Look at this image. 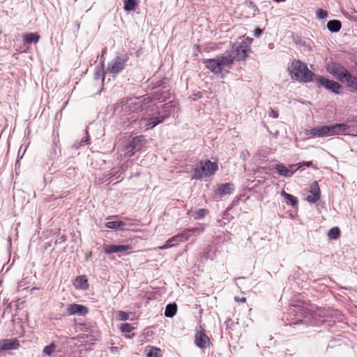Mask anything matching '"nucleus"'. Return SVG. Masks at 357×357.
<instances>
[{
    "label": "nucleus",
    "instance_id": "obj_1",
    "mask_svg": "<svg viewBox=\"0 0 357 357\" xmlns=\"http://www.w3.org/2000/svg\"><path fill=\"white\" fill-rule=\"evenodd\" d=\"M176 106V102L174 101L165 104L162 107L163 110L158 111L156 116L142 117L139 121L140 127L146 130L153 128L168 119L175 112Z\"/></svg>",
    "mask_w": 357,
    "mask_h": 357
},
{
    "label": "nucleus",
    "instance_id": "obj_2",
    "mask_svg": "<svg viewBox=\"0 0 357 357\" xmlns=\"http://www.w3.org/2000/svg\"><path fill=\"white\" fill-rule=\"evenodd\" d=\"M292 79L300 82H310L312 80L313 73L310 70L306 64L299 60H294L288 67Z\"/></svg>",
    "mask_w": 357,
    "mask_h": 357
},
{
    "label": "nucleus",
    "instance_id": "obj_3",
    "mask_svg": "<svg viewBox=\"0 0 357 357\" xmlns=\"http://www.w3.org/2000/svg\"><path fill=\"white\" fill-rule=\"evenodd\" d=\"M218 169V163L209 160L199 162V167L194 169L192 178L201 180L203 178L213 175Z\"/></svg>",
    "mask_w": 357,
    "mask_h": 357
},
{
    "label": "nucleus",
    "instance_id": "obj_4",
    "mask_svg": "<svg viewBox=\"0 0 357 357\" xmlns=\"http://www.w3.org/2000/svg\"><path fill=\"white\" fill-rule=\"evenodd\" d=\"M128 56L126 54L117 55L107 66V72L114 75L120 73L126 66L128 61Z\"/></svg>",
    "mask_w": 357,
    "mask_h": 357
},
{
    "label": "nucleus",
    "instance_id": "obj_5",
    "mask_svg": "<svg viewBox=\"0 0 357 357\" xmlns=\"http://www.w3.org/2000/svg\"><path fill=\"white\" fill-rule=\"evenodd\" d=\"M228 54L234 61H243L248 56V47L246 45L241 43H234L229 50H227Z\"/></svg>",
    "mask_w": 357,
    "mask_h": 357
},
{
    "label": "nucleus",
    "instance_id": "obj_6",
    "mask_svg": "<svg viewBox=\"0 0 357 357\" xmlns=\"http://www.w3.org/2000/svg\"><path fill=\"white\" fill-rule=\"evenodd\" d=\"M327 70L341 82L344 83L350 73L342 65L337 63H332L328 65Z\"/></svg>",
    "mask_w": 357,
    "mask_h": 357
},
{
    "label": "nucleus",
    "instance_id": "obj_7",
    "mask_svg": "<svg viewBox=\"0 0 357 357\" xmlns=\"http://www.w3.org/2000/svg\"><path fill=\"white\" fill-rule=\"evenodd\" d=\"M315 82L319 86H322L332 92L338 94L340 85L337 82L327 79L322 76H316Z\"/></svg>",
    "mask_w": 357,
    "mask_h": 357
},
{
    "label": "nucleus",
    "instance_id": "obj_8",
    "mask_svg": "<svg viewBox=\"0 0 357 357\" xmlns=\"http://www.w3.org/2000/svg\"><path fill=\"white\" fill-rule=\"evenodd\" d=\"M89 310L88 308L80 304H68L66 306V314L68 316L70 315H79V316H84L88 314Z\"/></svg>",
    "mask_w": 357,
    "mask_h": 357
},
{
    "label": "nucleus",
    "instance_id": "obj_9",
    "mask_svg": "<svg viewBox=\"0 0 357 357\" xmlns=\"http://www.w3.org/2000/svg\"><path fill=\"white\" fill-rule=\"evenodd\" d=\"M349 126L345 123L328 125V137L345 134Z\"/></svg>",
    "mask_w": 357,
    "mask_h": 357
},
{
    "label": "nucleus",
    "instance_id": "obj_10",
    "mask_svg": "<svg viewBox=\"0 0 357 357\" xmlns=\"http://www.w3.org/2000/svg\"><path fill=\"white\" fill-rule=\"evenodd\" d=\"M132 104V101L130 100H122L117 103L114 106V113L121 116H126L129 114L131 111L130 106Z\"/></svg>",
    "mask_w": 357,
    "mask_h": 357
},
{
    "label": "nucleus",
    "instance_id": "obj_11",
    "mask_svg": "<svg viewBox=\"0 0 357 357\" xmlns=\"http://www.w3.org/2000/svg\"><path fill=\"white\" fill-rule=\"evenodd\" d=\"M153 98L155 100H158L159 102H163L167 99L170 98L171 92L170 90L166 89L165 87L159 88L156 87L153 89V91L152 92Z\"/></svg>",
    "mask_w": 357,
    "mask_h": 357
},
{
    "label": "nucleus",
    "instance_id": "obj_12",
    "mask_svg": "<svg viewBox=\"0 0 357 357\" xmlns=\"http://www.w3.org/2000/svg\"><path fill=\"white\" fill-rule=\"evenodd\" d=\"M132 249L130 245H104L103 250L105 253L110 255L112 253L126 252Z\"/></svg>",
    "mask_w": 357,
    "mask_h": 357
},
{
    "label": "nucleus",
    "instance_id": "obj_13",
    "mask_svg": "<svg viewBox=\"0 0 357 357\" xmlns=\"http://www.w3.org/2000/svg\"><path fill=\"white\" fill-rule=\"evenodd\" d=\"M321 196V190L317 181L313 182L310 185V195L307 197V200L310 203H315Z\"/></svg>",
    "mask_w": 357,
    "mask_h": 357
},
{
    "label": "nucleus",
    "instance_id": "obj_14",
    "mask_svg": "<svg viewBox=\"0 0 357 357\" xmlns=\"http://www.w3.org/2000/svg\"><path fill=\"white\" fill-rule=\"evenodd\" d=\"M217 59L220 63L222 72L225 69L231 68L234 62L227 51H226L224 54L218 56Z\"/></svg>",
    "mask_w": 357,
    "mask_h": 357
},
{
    "label": "nucleus",
    "instance_id": "obj_15",
    "mask_svg": "<svg viewBox=\"0 0 357 357\" xmlns=\"http://www.w3.org/2000/svg\"><path fill=\"white\" fill-rule=\"evenodd\" d=\"M305 133L316 137H328V125L312 128L310 130H307Z\"/></svg>",
    "mask_w": 357,
    "mask_h": 357
},
{
    "label": "nucleus",
    "instance_id": "obj_16",
    "mask_svg": "<svg viewBox=\"0 0 357 357\" xmlns=\"http://www.w3.org/2000/svg\"><path fill=\"white\" fill-rule=\"evenodd\" d=\"M20 347V343L15 338L0 340V349L3 351L15 350Z\"/></svg>",
    "mask_w": 357,
    "mask_h": 357
},
{
    "label": "nucleus",
    "instance_id": "obj_17",
    "mask_svg": "<svg viewBox=\"0 0 357 357\" xmlns=\"http://www.w3.org/2000/svg\"><path fill=\"white\" fill-rule=\"evenodd\" d=\"M204 231V227H192L185 229L182 232L176 234L179 237V243L188 241L192 233H202Z\"/></svg>",
    "mask_w": 357,
    "mask_h": 357
},
{
    "label": "nucleus",
    "instance_id": "obj_18",
    "mask_svg": "<svg viewBox=\"0 0 357 357\" xmlns=\"http://www.w3.org/2000/svg\"><path fill=\"white\" fill-rule=\"evenodd\" d=\"M204 63L207 69L210 70L215 75L221 74L222 70L220 66V63L218 61L217 56L214 59H206Z\"/></svg>",
    "mask_w": 357,
    "mask_h": 357
},
{
    "label": "nucleus",
    "instance_id": "obj_19",
    "mask_svg": "<svg viewBox=\"0 0 357 357\" xmlns=\"http://www.w3.org/2000/svg\"><path fill=\"white\" fill-rule=\"evenodd\" d=\"M274 169L282 176L291 177L296 172V169L291 170L283 164H277L275 165Z\"/></svg>",
    "mask_w": 357,
    "mask_h": 357
},
{
    "label": "nucleus",
    "instance_id": "obj_20",
    "mask_svg": "<svg viewBox=\"0 0 357 357\" xmlns=\"http://www.w3.org/2000/svg\"><path fill=\"white\" fill-rule=\"evenodd\" d=\"M146 139L143 135L137 136L132 138L129 143L128 149L139 150L145 144Z\"/></svg>",
    "mask_w": 357,
    "mask_h": 357
},
{
    "label": "nucleus",
    "instance_id": "obj_21",
    "mask_svg": "<svg viewBox=\"0 0 357 357\" xmlns=\"http://www.w3.org/2000/svg\"><path fill=\"white\" fill-rule=\"evenodd\" d=\"M208 341L207 335L202 332H199L195 335V344L201 349L206 348Z\"/></svg>",
    "mask_w": 357,
    "mask_h": 357
},
{
    "label": "nucleus",
    "instance_id": "obj_22",
    "mask_svg": "<svg viewBox=\"0 0 357 357\" xmlns=\"http://www.w3.org/2000/svg\"><path fill=\"white\" fill-rule=\"evenodd\" d=\"M234 190V186L232 183H225L218 185L217 193L219 195H229Z\"/></svg>",
    "mask_w": 357,
    "mask_h": 357
},
{
    "label": "nucleus",
    "instance_id": "obj_23",
    "mask_svg": "<svg viewBox=\"0 0 357 357\" xmlns=\"http://www.w3.org/2000/svg\"><path fill=\"white\" fill-rule=\"evenodd\" d=\"M74 285L77 289L86 290L89 288L88 280L85 275H79L76 278Z\"/></svg>",
    "mask_w": 357,
    "mask_h": 357
},
{
    "label": "nucleus",
    "instance_id": "obj_24",
    "mask_svg": "<svg viewBox=\"0 0 357 357\" xmlns=\"http://www.w3.org/2000/svg\"><path fill=\"white\" fill-rule=\"evenodd\" d=\"M179 237H177L176 235L172 236L169 238L162 246L159 247L160 250H166L178 245L179 243Z\"/></svg>",
    "mask_w": 357,
    "mask_h": 357
},
{
    "label": "nucleus",
    "instance_id": "obj_25",
    "mask_svg": "<svg viewBox=\"0 0 357 357\" xmlns=\"http://www.w3.org/2000/svg\"><path fill=\"white\" fill-rule=\"evenodd\" d=\"M105 72L104 70V60H101L100 65L96 67L95 79H101L102 82L105 80Z\"/></svg>",
    "mask_w": 357,
    "mask_h": 357
},
{
    "label": "nucleus",
    "instance_id": "obj_26",
    "mask_svg": "<svg viewBox=\"0 0 357 357\" xmlns=\"http://www.w3.org/2000/svg\"><path fill=\"white\" fill-rule=\"evenodd\" d=\"M341 26V22L337 20H330L327 23L328 29L333 33L338 32L340 30Z\"/></svg>",
    "mask_w": 357,
    "mask_h": 357
},
{
    "label": "nucleus",
    "instance_id": "obj_27",
    "mask_svg": "<svg viewBox=\"0 0 357 357\" xmlns=\"http://www.w3.org/2000/svg\"><path fill=\"white\" fill-rule=\"evenodd\" d=\"M40 39V35L37 33H29L24 36V43H36Z\"/></svg>",
    "mask_w": 357,
    "mask_h": 357
},
{
    "label": "nucleus",
    "instance_id": "obj_28",
    "mask_svg": "<svg viewBox=\"0 0 357 357\" xmlns=\"http://www.w3.org/2000/svg\"><path fill=\"white\" fill-rule=\"evenodd\" d=\"M177 311V306L175 303L168 304L165 310V316L166 317H174Z\"/></svg>",
    "mask_w": 357,
    "mask_h": 357
},
{
    "label": "nucleus",
    "instance_id": "obj_29",
    "mask_svg": "<svg viewBox=\"0 0 357 357\" xmlns=\"http://www.w3.org/2000/svg\"><path fill=\"white\" fill-rule=\"evenodd\" d=\"M281 195L287 200V203L288 204H290L292 206H296L297 205L298 201L294 196L287 193L285 191H282Z\"/></svg>",
    "mask_w": 357,
    "mask_h": 357
},
{
    "label": "nucleus",
    "instance_id": "obj_30",
    "mask_svg": "<svg viewBox=\"0 0 357 357\" xmlns=\"http://www.w3.org/2000/svg\"><path fill=\"white\" fill-rule=\"evenodd\" d=\"M347 85L357 91V77L353 76L351 73L348 75L347 80L344 82Z\"/></svg>",
    "mask_w": 357,
    "mask_h": 357
},
{
    "label": "nucleus",
    "instance_id": "obj_31",
    "mask_svg": "<svg viewBox=\"0 0 357 357\" xmlns=\"http://www.w3.org/2000/svg\"><path fill=\"white\" fill-rule=\"evenodd\" d=\"M107 228L112 229H123L125 223L122 221H109L105 224Z\"/></svg>",
    "mask_w": 357,
    "mask_h": 357
},
{
    "label": "nucleus",
    "instance_id": "obj_32",
    "mask_svg": "<svg viewBox=\"0 0 357 357\" xmlns=\"http://www.w3.org/2000/svg\"><path fill=\"white\" fill-rule=\"evenodd\" d=\"M124 3V9L126 11H132L135 9L137 5L136 0H123Z\"/></svg>",
    "mask_w": 357,
    "mask_h": 357
},
{
    "label": "nucleus",
    "instance_id": "obj_33",
    "mask_svg": "<svg viewBox=\"0 0 357 357\" xmlns=\"http://www.w3.org/2000/svg\"><path fill=\"white\" fill-rule=\"evenodd\" d=\"M340 235V231L337 227L331 228L328 232V236L330 239H337Z\"/></svg>",
    "mask_w": 357,
    "mask_h": 357
},
{
    "label": "nucleus",
    "instance_id": "obj_34",
    "mask_svg": "<svg viewBox=\"0 0 357 357\" xmlns=\"http://www.w3.org/2000/svg\"><path fill=\"white\" fill-rule=\"evenodd\" d=\"M56 349V345L54 343L45 346L43 349V353L48 356H50Z\"/></svg>",
    "mask_w": 357,
    "mask_h": 357
},
{
    "label": "nucleus",
    "instance_id": "obj_35",
    "mask_svg": "<svg viewBox=\"0 0 357 357\" xmlns=\"http://www.w3.org/2000/svg\"><path fill=\"white\" fill-rule=\"evenodd\" d=\"M302 310H301V307L300 306H296V305H294V306H291L289 310H288V314L289 315H294V316H298V312H300L301 314H303V312H301Z\"/></svg>",
    "mask_w": 357,
    "mask_h": 357
},
{
    "label": "nucleus",
    "instance_id": "obj_36",
    "mask_svg": "<svg viewBox=\"0 0 357 357\" xmlns=\"http://www.w3.org/2000/svg\"><path fill=\"white\" fill-rule=\"evenodd\" d=\"M160 349L155 347H151L147 354V357H160Z\"/></svg>",
    "mask_w": 357,
    "mask_h": 357
},
{
    "label": "nucleus",
    "instance_id": "obj_37",
    "mask_svg": "<svg viewBox=\"0 0 357 357\" xmlns=\"http://www.w3.org/2000/svg\"><path fill=\"white\" fill-rule=\"evenodd\" d=\"M134 327L130 324H122L120 326V330L123 333H130L133 331Z\"/></svg>",
    "mask_w": 357,
    "mask_h": 357
},
{
    "label": "nucleus",
    "instance_id": "obj_38",
    "mask_svg": "<svg viewBox=\"0 0 357 357\" xmlns=\"http://www.w3.org/2000/svg\"><path fill=\"white\" fill-rule=\"evenodd\" d=\"M116 317L120 321H126L129 319V314L124 311L119 310L116 312Z\"/></svg>",
    "mask_w": 357,
    "mask_h": 357
},
{
    "label": "nucleus",
    "instance_id": "obj_39",
    "mask_svg": "<svg viewBox=\"0 0 357 357\" xmlns=\"http://www.w3.org/2000/svg\"><path fill=\"white\" fill-rule=\"evenodd\" d=\"M316 15H317V18H319V20H323L328 17L327 11H326L323 9H321V8L318 9L316 11Z\"/></svg>",
    "mask_w": 357,
    "mask_h": 357
},
{
    "label": "nucleus",
    "instance_id": "obj_40",
    "mask_svg": "<svg viewBox=\"0 0 357 357\" xmlns=\"http://www.w3.org/2000/svg\"><path fill=\"white\" fill-rule=\"evenodd\" d=\"M207 213H208V211L206 209H204V208L199 209L196 212V215H195V218L197 219V220L203 218L204 217H205V215H206Z\"/></svg>",
    "mask_w": 357,
    "mask_h": 357
},
{
    "label": "nucleus",
    "instance_id": "obj_41",
    "mask_svg": "<svg viewBox=\"0 0 357 357\" xmlns=\"http://www.w3.org/2000/svg\"><path fill=\"white\" fill-rule=\"evenodd\" d=\"M26 150V147H25L24 149L22 151V146H21V147L20 148L19 151H18L17 159L15 165H17V163L19 162L20 159L22 158V157H23Z\"/></svg>",
    "mask_w": 357,
    "mask_h": 357
},
{
    "label": "nucleus",
    "instance_id": "obj_42",
    "mask_svg": "<svg viewBox=\"0 0 357 357\" xmlns=\"http://www.w3.org/2000/svg\"><path fill=\"white\" fill-rule=\"evenodd\" d=\"M312 165V161L301 162V163L298 164V167L296 169V170L297 169L303 170L304 167H310Z\"/></svg>",
    "mask_w": 357,
    "mask_h": 357
},
{
    "label": "nucleus",
    "instance_id": "obj_43",
    "mask_svg": "<svg viewBox=\"0 0 357 357\" xmlns=\"http://www.w3.org/2000/svg\"><path fill=\"white\" fill-rule=\"evenodd\" d=\"M142 110H144V114H147L148 116H150V113L153 112L155 111V107L153 105L147 106Z\"/></svg>",
    "mask_w": 357,
    "mask_h": 357
},
{
    "label": "nucleus",
    "instance_id": "obj_44",
    "mask_svg": "<svg viewBox=\"0 0 357 357\" xmlns=\"http://www.w3.org/2000/svg\"><path fill=\"white\" fill-rule=\"evenodd\" d=\"M252 38L248 37L245 40H243L242 42H241V44L246 45L248 47V50L250 51V45L252 43Z\"/></svg>",
    "mask_w": 357,
    "mask_h": 357
},
{
    "label": "nucleus",
    "instance_id": "obj_45",
    "mask_svg": "<svg viewBox=\"0 0 357 357\" xmlns=\"http://www.w3.org/2000/svg\"><path fill=\"white\" fill-rule=\"evenodd\" d=\"M89 136L87 135L85 137L82 138L79 146H84L85 144H89Z\"/></svg>",
    "mask_w": 357,
    "mask_h": 357
},
{
    "label": "nucleus",
    "instance_id": "obj_46",
    "mask_svg": "<svg viewBox=\"0 0 357 357\" xmlns=\"http://www.w3.org/2000/svg\"><path fill=\"white\" fill-rule=\"evenodd\" d=\"M268 116L273 119H277L278 117V114L276 111L271 109V111L268 112Z\"/></svg>",
    "mask_w": 357,
    "mask_h": 357
},
{
    "label": "nucleus",
    "instance_id": "obj_47",
    "mask_svg": "<svg viewBox=\"0 0 357 357\" xmlns=\"http://www.w3.org/2000/svg\"><path fill=\"white\" fill-rule=\"evenodd\" d=\"M230 233L229 232H227L225 234H224V236H223V238H222V241H228L230 240Z\"/></svg>",
    "mask_w": 357,
    "mask_h": 357
},
{
    "label": "nucleus",
    "instance_id": "obj_48",
    "mask_svg": "<svg viewBox=\"0 0 357 357\" xmlns=\"http://www.w3.org/2000/svg\"><path fill=\"white\" fill-rule=\"evenodd\" d=\"M262 33V30L259 28H257L255 30V36L257 37H259Z\"/></svg>",
    "mask_w": 357,
    "mask_h": 357
},
{
    "label": "nucleus",
    "instance_id": "obj_49",
    "mask_svg": "<svg viewBox=\"0 0 357 357\" xmlns=\"http://www.w3.org/2000/svg\"><path fill=\"white\" fill-rule=\"evenodd\" d=\"M225 324L227 325V328H229L232 329V326H233L234 323H233V321L231 319H228L225 322Z\"/></svg>",
    "mask_w": 357,
    "mask_h": 357
},
{
    "label": "nucleus",
    "instance_id": "obj_50",
    "mask_svg": "<svg viewBox=\"0 0 357 357\" xmlns=\"http://www.w3.org/2000/svg\"><path fill=\"white\" fill-rule=\"evenodd\" d=\"M209 250H210V248H209V247H207V248H205V251H204V258H205L206 259L208 258V255H208V252Z\"/></svg>",
    "mask_w": 357,
    "mask_h": 357
},
{
    "label": "nucleus",
    "instance_id": "obj_51",
    "mask_svg": "<svg viewBox=\"0 0 357 357\" xmlns=\"http://www.w3.org/2000/svg\"><path fill=\"white\" fill-rule=\"evenodd\" d=\"M236 300L238 301V299H237L236 298ZM239 301L241 302V303H245L246 301V298H241V299H239Z\"/></svg>",
    "mask_w": 357,
    "mask_h": 357
},
{
    "label": "nucleus",
    "instance_id": "obj_52",
    "mask_svg": "<svg viewBox=\"0 0 357 357\" xmlns=\"http://www.w3.org/2000/svg\"><path fill=\"white\" fill-rule=\"evenodd\" d=\"M300 321H301V319H298L296 321L293 322V324H298L299 323Z\"/></svg>",
    "mask_w": 357,
    "mask_h": 357
},
{
    "label": "nucleus",
    "instance_id": "obj_53",
    "mask_svg": "<svg viewBox=\"0 0 357 357\" xmlns=\"http://www.w3.org/2000/svg\"><path fill=\"white\" fill-rule=\"evenodd\" d=\"M274 1H276V2H284L286 0H274Z\"/></svg>",
    "mask_w": 357,
    "mask_h": 357
},
{
    "label": "nucleus",
    "instance_id": "obj_54",
    "mask_svg": "<svg viewBox=\"0 0 357 357\" xmlns=\"http://www.w3.org/2000/svg\"><path fill=\"white\" fill-rule=\"evenodd\" d=\"M21 283H22V282H18V288H20V287H22V284H21Z\"/></svg>",
    "mask_w": 357,
    "mask_h": 357
},
{
    "label": "nucleus",
    "instance_id": "obj_55",
    "mask_svg": "<svg viewBox=\"0 0 357 357\" xmlns=\"http://www.w3.org/2000/svg\"><path fill=\"white\" fill-rule=\"evenodd\" d=\"M105 52H106V49H104V50H102V54H104ZM102 56H103V55H102Z\"/></svg>",
    "mask_w": 357,
    "mask_h": 357
},
{
    "label": "nucleus",
    "instance_id": "obj_56",
    "mask_svg": "<svg viewBox=\"0 0 357 357\" xmlns=\"http://www.w3.org/2000/svg\"><path fill=\"white\" fill-rule=\"evenodd\" d=\"M253 8H254L255 10H258L257 8L255 5L253 6Z\"/></svg>",
    "mask_w": 357,
    "mask_h": 357
},
{
    "label": "nucleus",
    "instance_id": "obj_57",
    "mask_svg": "<svg viewBox=\"0 0 357 357\" xmlns=\"http://www.w3.org/2000/svg\"><path fill=\"white\" fill-rule=\"evenodd\" d=\"M219 223H220V226H222V224H224V223L222 222V221H219Z\"/></svg>",
    "mask_w": 357,
    "mask_h": 357
},
{
    "label": "nucleus",
    "instance_id": "obj_58",
    "mask_svg": "<svg viewBox=\"0 0 357 357\" xmlns=\"http://www.w3.org/2000/svg\"><path fill=\"white\" fill-rule=\"evenodd\" d=\"M352 135L353 136H357V134H353Z\"/></svg>",
    "mask_w": 357,
    "mask_h": 357
}]
</instances>
